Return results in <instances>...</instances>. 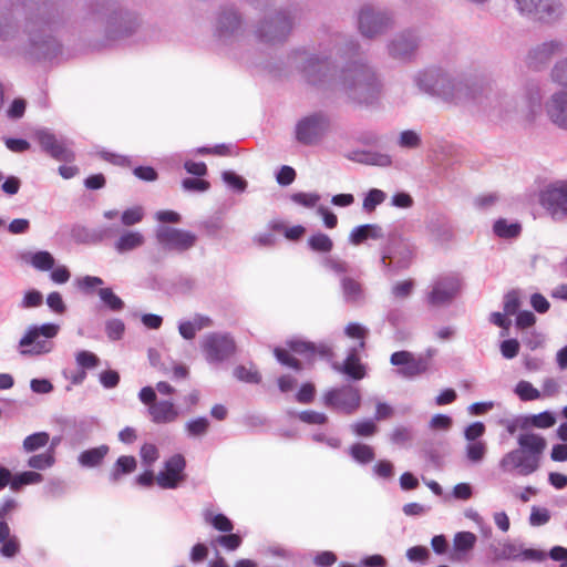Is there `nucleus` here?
<instances>
[{
    "label": "nucleus",
    "instance_id": "f257e3e1",
    "mask_svg": "<svg viewBox=\"0 0 567 567\" xmlns=\"http://www.w3.org/2000/svg\"><path fill=\"white\" fill-rule=\"evenodd\" d=\"M357 43L347 42L341 34H333L319 44V54L298 51L301 72L313 85H332L357 104L370 105L378 101L382 84L374 70L364 63L351 62L337 71L331 61L333 54H348L357 50Z\"/></svg>",
    "mask_w": 567,
    "mask_h": 567
},
{
    "label": "nucleus",
    "instance_id": "f03ea898",
    "mask_svg": "<svg viewBox=\"0 0 567 567\" xmlns=\"http://www.w3.org/2000/svg\"><path fill=\"white\" fill-rule=\"evenodd\" d=\"M478 103L484 114L494 123H530L534 120L536 109L539 106L540 96L538 92L516 95L497 91L489 92Z\"/></svg>",
    "mask_w": 567,
    "mask_h": 567
},
{
    "label": "nucleus",
    "instance_id": "7ed1b4c3",
    "mask_svg": "<svg viewBox=\"0 0 567 567\" xmlns=\"http://www.w3.org/2000/svg\"><path fill=\"white\" fill-rule=\"evenodd\" d=\"M517 449L503 455L498 467L503 473L529 476L540 468L542 458L547 447L546 439L534 432H522L517 436Z\"/></svg>",
    "mask_w": 567,
    "mask_h": 567
},
{
    "label": "nucleus",
    "instance_id": "20e7f679",
    "mask_svg": "<svg viewBox=\"0 0 567 567\" xmlns=\"http://www.w3.org/2000/svg\"><path fill=\"white\" fill-rule=\"evenodd\" d=\"M414 83L422 92L436 95L450 103H458L468 89L462 80L439 68L417 72L414 75Z\"/></svg>",
    "mask_w": 567,
    "mask_h": 567
},
{
    "label": "nucleus",
    "instance_id": "39448f33",
    "mask_svg": "<svg viewBox=\"0 0 567 567\" xmlns=\"http://www.w3.org/2000/svg\"><path fill=\"white\" fill-rule=\"evenodd\" d=\"M299 18L300 10L297 8L276 11L258 24L255 30L256 38L259 42L266 44L280 43L288 38Z\"/></svg>",
    "mask_w": 567,
    "mask_h": 567
},
{
    "label": "nucleus",
    "instance_id": "423d86ee",
    "mask_svg": "<svg viewBox=\"0 0 567 567\" xmlns=\"http://www.w3.org/2000/svg\"><path fill=\"white\" fill-rule=\"evenodd\" d=\"M59 331L60 326L52 322L29 326L19 340V353L23 357H38L51 353L55 348L54 338Z\"/></svg>",
    "mask_w": 567,
    "mask_h": 567
},
{
    "label": "nucleus",
    "instance_id": "0eeeda50",
    "mask_svg": "<svg viewBox=\"0 0 567 567\" xmlns=\"http://www.w3.org/2000/svg\"><path fill=\"white\" fill-rule=\"evenodd\" d=\"M331 131V118L323 111L301 116L295 124L293 137L302 146H317Z\"/></svg>",
    "mask_w": 567,
    "mask_h": 567
},
{
    "label": "nucleus",
    "instance_id": "6e6552de",
    "mask_svg": "<svg viewBox=\"0 0 567 567\" xmlns=\"http://www.w3.org/2000/svg\"><path fill=\"white\" fill-rule=\"evenodd\" d=\"M415 256V245L401 234L393 231L389 236V246L381 258L385 271H399L406 269Z\"/></svg>",
    "mask_w": 567,
    "mask_h": 567
},
{
    "label": "nucleus",
    "instance_id": "1a4fd4ad",
    "mask_svg": "<svg viewBox=\"0 0 567 567\" xmlns=\"http://www.w3.org/2000/svg\"><path fill=\"white\" fill-rule=\"evenodd\" d=\"M37 30L29 31L30 53L37 59L51 60L61 52V44L52 35V29L48 20L31 22Z\"/></svg>",
    "mask_w": 567,
    "mask_h": 567
},
{
    "label": "nucleus",
    "instance_id": "9d476101",
    "mask_svg": "<svg viewBox=\"0 0 567 567\" xmlns=\"http://www.w3.org/2000/svg\"><path fill=\"white\" fill-rule=\"evenodd\" d=\"M393 18L390 12L375 9L371 6L363 7L358 16V28L365 38H374L393 28Z\"/></svg>",
    "mask_w": 567,
    "mask_h": 567
},
{
    "label": "nucleus",
    "instance_id": "9b49d317",
    "mask_svg": "<svg viewBox=\"0 0 567 567\" xmlns=\"http://www.w3.org/2000/svg\"><path fill=\"white\" fill-rule=\"evenodd\" d=\"M323 404L347 415L353 414L361 404V393L358 388L346 384L328 390L323 395Z\"/></svg>",
    "mask_w": 567,
    "mask_h": 567
},
{
    "label": "nucleus",
    "instance_id": "f8f14e48",
    "mask_svg": "<svg viewBox=\"0 0 567 567\" xmlns=\"http://www.w3.org/2000/svg\"><path fill=\"white\" fill-rule=\"evenodd\" d=\"M514 6L520 16L540 22L553 21L561 9L559 0H514Z\"/></svg>",
    "mask_w": 567,
    "mask_h": 567
},
{
    "label": "nucleus",
    "instance_id": "ddd939ff",
    "mask_svg": "<svg viewBox=\"0 0 567 567\" xmlns=\"http://www.w3.org/2000/svg\"><path fill=\"white\" fill-rule=\"evenodd\" d=\"M461 289V281L454 275L440 276L429 286L425 300L431 307H442L452 302Z\"/></svg>",
    "mask_w": 567,
    "mask_h": 567
},
{
    "label": "nucleus",
    "instance_id": "4468645a",
    "mask_svg": "<svg viewBox=\"0 0 567 567\" xmlns=\"http://www.w3.org/2000/svg\"><path fill=\"white\" fill-rule=\"evenodd\" d=\"M421 38L414 30H404L393 35L388 44V54L399 61H411L420 47Z\"/></svg>",
    "mask_w": 567,
    "mask_h": 567
},
{
    "label": "nucleus",
    "instance_id": "2eb2a0df",
    "mask_svg": "<svg viewBox=\"0 0 567 567\" xmlns=\"http://www.w3.org/2000/svg\"><path fill=\"white\" fill-rule=\"evenodd\" d=\"M202 348L209 363H219L235 352L236 346L229 334L214 332L204 338Z\"/></svg>",
    "mask_w": 567,
    "mask_h": 567
},
{
    "label": "nucleus",
    "instance_id": "dca6fc26",
    "mask_svg": "<svg viewBox=\"0 0 567 567\" xmlns=\"http://www.w3.org/2000/svg\"><path fill=\"white\" fill-rule=\"evenodd\" d=\"M156 237L163 248L178 252L190 249L197 241L194 233L169 226H159Z\"/></svg>",
    "mask_w": 567,
    "mask_h": 567
},
{
    "label": "nucleus",
    "instance_id": "f3484780",
    "mask_svg": "<svg viewBox=\"0 0 567 567\" xmlns=\"http://www.w3.org/2000/svg\"><path fill=\"white\" fill-rule=\"evenodd\" d=\"M542 206L554 219L567 216V183L558 182L549 185L540 194Z\"/></svg>",
    "mask_w": 567,
    "mask_h": 567
},
{
    "label": "nucleus",
    "instance_id": "a211bd4d",
    "mask_svg": "<svg viewBox=\"0 0 567 567\" xmlns=\"http://www.w3.org/2000/svg\"><path fill=\"white\" fill-rule=\"evenodd\" d=\"M35 138L41 148L51 157L62 162H69L73 159L74 155L69 141L62 137H56L50 130H38L35 132Z\"/></svg>",
    "mask_w": 567,
    "mask_h": 567
},
{
    "label": "nucleus",
    "instance_id": "6ab92c4d",
    "mask_svg": "<svg viewBox=\"0 0 567 567\" xmlns=\"http://www.w3.org/2000/svg\"><path fill=\"white\" fill-rule=\"evenodd\" d=\"M185 457L175 454L165 461L164 468L158 472L156 482L162 488H176L185 480Z\"/></svg>",
    "mask_w": 567,
    "mask_h": 567
},
{
    "label": "nucleus",
    "instance_id": "aec40b11",
    "mask_svg": "<svg viewBox=\"0 0 567 567\" xmlns=\"http://www.w3.org/2000/svg\"><path fill=\"white\" fill-rule=\"evenodd\" d=\"M390 362L399 367L398 373L406 379H412L429 370V360L425 358H415L409 351H396L391 354Z\"/></svg>",
    "mask_w": 567,
    "mask_h": 567
},
{
    "label": "nucleus",
    "instance_id": "412c9836",
    "mask_svg": "<svg viewBox=\"0 0 567 567\" xmlns=\"http://www.w3.org/2000/svg\"><path fill=\"white\" fill-rule=\"evenodd\" d=\"M241 31V18L234 8L220 11L216 23V37L223 43L235 40Z\"/></svg>",
    "mask_w": 567,
    "mask_h": 567
},
{
    "label": "nucleus",
    "instance_id": "4be33fe9",
    "mask_svg": "<svg viewBox=\"0 0 567 567\" xmlns=\"http://www.w3.org/2000/svg\"><path fill=\"white\" fill-rule=\"evenodd\" d=\"M155 391L151 386H144V404L150 405V414L155 423L173 422L177 412L171 401L155 402Z\"/></svg>",
    "mask_w": 567,
    "mask_h": 567
},
{
    "label": "nucleus",
    "instance_id": "5701e85b",
    "mask_svg": "<svg viewBox=\"0 0 567 567\" xmlns=\"http://www.w3.org/2000/svg\"><path fill=\"white\" fill-rule=\"evenodd\" d=\"M120 234V226L116 224L102 225L94 229L83 226L74 227L72 236L78 243L96 244L103 240L112 239Z\"/></svg>",
    "mask_w": 567,
    "mask_h": 567
},
{
    "label": "nucleus",
    "instance_id": "b1692460",
    "mask_svg": "<svg viewBox=\"0 0 567 567\" xmlns=\"http://www.w3.org/2000/svg\"><path fill=\"white\" fill-rule=\"evenodd\" d=\"M545 111L550 122L567 131V91H557L545 103Z\"/></svg>",
    "mask_w": 567,
    "mask_h": 567
},
{
    "label": "nucleus",
    "instance_id": "393cba45",
    "mask_svg": "<svg viewBox=\"0 0 567 567\" xmlns=\"http://www.w3.org/2000/svg\"><path fill=\"white\" fill-rule=\"evenodd\" d=\"M564 43L558 40H548L535 45L528 53V63L534 68L546 64L554 55L561 53Z\"/></svg>",
    "mask_w": 567,
    "mask_h": 567
},
{
    "label": "nucleus",
    "instance_id": "a878e982",
    "mask_svg": "<svg viewBox=\"0 0 567 567\" xmlns=\"http://www.w3.org/2000/svg\"><path fill=\"white\" fill-rule=\"evenodd\" d=\"M287 346L292 352L303 355L309 361L317 355L330 357L332 354L331 348L326 343L316 344L302 339H291L287 341Z\"/></svg>",
    "mask_w": 567,
    "mask_h": 567
},
{
    "label": "nucleus",
    "instance_id": "bb28decb",
    "mask_svg": "<svg viewBox=\"0 0 567 567\" xmlns=\"http://www.w3.org/2000/svg\"><path fill=\"white\" fill-rule=\"evenodd\" d=\"M359 348L353 347L348 351L347 358L342 364L334 363L333 369L338 372L347 374L353 380H361L365 377V368L360 362L358 354Z\"/></svg>",
    "mask_w": 567,
    "mask_h": 567
},
{
    "label": "nucleus",
    "instance_id": "cd10ccee",
    "mask_svg": "<svg viewBox=\"0 0 567 567\" xmlns=\"http://www.w3.org/2000/svg\"><path fill=\"white\" fill-rule=\"evenodd\" d=\"M477 542L475 534L471 532H458L453 538V553L451 554L452 561H461L474 548Z\"/></svg>",
    "mask_w": 567,
    "mask_h": 567
},
{
    "label": "nucleus",
    "instance_id": "c85d7f7f",
    "mask_svg": "<svg viewBox=\"0 0 567 567\" xmlns=\"http://www.w3.org/2000/svg\"><path fill=\"white\" fill-rule=\"evenodd\" d=\"M113 248L121 255L130 252L142 245V233L134 230H123L120 227V234L116 235Z\"/></svg>",
    "mask_w": 567,
    "mask_h": 567
},
{
    "label": "nucleus",
    "instance_id": "c756f323",
    "mask_svg": "<svg viewBox=\"0 0 567 567\" xmlns=\"http://www.w3.org/2000/svg\"><path fill=\"white\" fill-rule=\"evenodd\" d=\"M103 217L107 220H113V219L120 217L121 224H117L118 226L131 227V226H134V225L138 224L140 221H142V207L134 206V207L125 209L121 214L116 209L105 210L103 213Z\"/></svg>",
    "mask_w": 567,
    "mask_h": 567
},
{
    "label": "nucleus",
    "instance_id": "7c9ffc66",
    "mask_svg": "<svg viewBox=\"0 0 567 567\" xmlns=\"http://www.w3.org/2000/svg\"><path fill=\"white\" fill-rule=\"evenodd\" d=\"M383 237L382 228L377 224H365L361 226L354 227L350 235L349 241L352 245H360L364 240L372 239H381Z\"/></svg>",
    "mask_w": 567,
    "mask_h": 567
},
{
    "label": "nucleus",
    "instance_id": "2f4dec72",
    "mask_svg": "<svg viewBox=\"0 0 567 567\" xmlns=\"http://www.w3.org/2000/svg\"><path fill=\"white\" fill-rule=\"evenodd\" d=\"M210 326V318L196 315L192 320L181 321L178 324V331L184 339L190 340L195 338L197 331Z\"/></svg>",
    "mask_w": 567,
    "mask_h": 567
},
{
    "label": "nucleus",
    "instance_id": "473e14b6",
    "mask_svg": "<svg viewBox=\"0 0 567 567\" xmlns=\"http://www.w3.org/2000/svg\"><path fill=\"white\" fill-rule=\"evenodd\" d=\"M341 290L347 302L355 303L364 298L362 285L352 277L343 276L341 278Z\"/></svg>",
    "mask_w": 567,
    "mask_h": 567
},
{
    "label": "nucleus",
    "instance_id": "72a5a7b5",
    "mask_svg": "<svg viewBox=\"0 0 567 567\" xmlns=\"http://www.w3.org/2000/svg\"><path fill=\"white\" fill-rule=\"evenodd\" d=\"M107 445H100L97 447L89 449L80 453L78 461L82 467H95L102 463L109 453Z\"/></svg>",
    "mask_w": 567,
    "mask_h": 567
},
{
    "label": "nucleus",
    "instance_id": "f704fd0d",
    "mask_svg": "<svg viewBox=\"0 0 567 567\" xmlns=\"http://www.w3.org/2000/svg\"><path fill=\"white\" fill-rule=\"evenodd\" d=\"M137 467V462L134 456L123 455L120 456L111 473H110V481L112 483H116L121 480L123 475H128L133 473Z\"/></svg>",
    "mask_w": 567,
    "mask_h": 567
},
{
    "label": "nucleus",
    "instance_id": "c9c22d12",
    "mask_svg": "<svg viewBox=\"0 0 567 567\" xmlns=\"http://www.w3.org/2000/svg\"><path fill=\"white\" fill-rule=\"evenodd\" d=\"M24 260L39 271H49L55 264L54 257L47 250L30 252L24 257Z\"/></svg>",
    "mask_w": 567,
    "mask_h": 567
},
{
    "label": "nucleus",
    "instance_id": "e433bc0d",
    "mask_svg": "<svg viewBox=\"0 0 567 567\" xmlns=\"http://www.w3.org/2000/svg\"><path fill=\"white\" fill-rule=\"evenodd\" d=\"M494 234L503 239L517 238L522 233V225L518 221H509L505 218H499L494 223Z\"/></svg>",
    "mask_w": 567,
    "mask_h": 567
},
{
    "label": "nucleus",
    "instance_id": "4c0bfd02",
    "mask_svg": "<svg viewBox=\"0 0 567 567\" xmlns=\"http://www.w3.org/2000/svg\"><path fill=\"white\" fill-rule=\"evenodd\" d=\"M55 463L54 447L51 446L45 452L34 454L29 457L28 466L37 471H45L52 467Z\"/></svg>",
    "mask_w": 567,
    "mask_h": 567
},
{
    "label": "nucleus",
    "instance_id": "58836bf2",
    "mask_svg": "<svg viewBox=\"0 0 567 567\" xmlns=\"http://www.w3.org/2000/svg\"><path fill=\"white\" fill-rule=\"evenodd\" d=\"M349 454L351 457L359 464H369L374 457V450L367 444L363 443H354L349 447Z\"/></svg>",
    "mask_w": 567,
    "mask_h": 567
},
{
    "label": "nucleus",
    "instance_id": "ea45409f",
    "mask_svg": "<svg viewBox=\"0 0 567 567\" xmlns=\"http://www.w3.org/2000/svg\"><path fill=\"white\" fill-rule=\"evenodd\" d=\"M43 481V476L34 471H25L18 473L12 477L11 489L19 491L24 485L39 484Z\"/></svg>",
    "mask_w": 567,
    "mask_h": 567
},
{
    "label": "nucleus",
    "instance_id": "a19ab883",
    "mask_svg": "<svg viewBox=\"0 0 567 567\" xmlns=\"http://www.w3.org/2000/svg\"><path fill=\"white\" fill-rule=\"evenodd\" d=\"M97 295L103 305L111 311H121L124 309V301L113 292L112 288L101 287Z\"/></svg>",
    "mask_w": 567,
    "mask_h": 567
},
{
    "label": "nucleus",
    "instance_id": "79ce46f5",
    "mask_svg": "<svg viewBox=\"0 0 567 567\" xmlns=\"http://www.w3.org/2000/svg\"><path fill=\"white\" fill-rule=\"evenodd\" d=\"M308 246L312 251L327 254L332 250L333 241L328 235L316 233L308 238Z\"/></svg>",
    "mask_w": 567,
    "mask_h": 567
},
{
    "label": "nucleus",
    "instance_id": "37998d69",
    "mask_svg": "<svg viewBox=\"0 0 567 567\" xmlns=\"http://www.w3.org/2000/svg\"><path fill=\"white\" fill-rule=\"evenodd\" d=\"M320 264L324 269L340 276L341 278L350 271L349 264L337 256H326L321 259Z\"/></svg>",
    "mask_w": 567,
    "mask_h": 567
},
{
    "label": "nucleus",
    "instance_id": "c03bdc74",
    "mask_svg": "<svg viewBox=\"0 0 567 567\" xmlns=\"http://www.w3.org/2000/svg\"><path fill=\"white\" fill-rule=\"evenodd\" d=\"M386 199V194L378 188H371L364 196L362 209L365 213H372Z\"/></svg>",
    "mask_w": 567,
    "mask_h": 567
},
{
    "label": "nucleus",
    "instance_id": "a18cd8bd",
    "mask_svg": "<svg viewBox=\"0 0 567 567\" xmlns=\"http://www.w3.org/2000/svg\"><path fill=\"white\" fill-rule=\"evenodd\" d=\"M527 426L538 427V429H548L551 427L556 423L555 415L549 411H544L538 414L527 415Z\"/></svg>",
    "mask_w": 567,
    "mask_h": 567
},
{
    "label": "nucleus",
    "instance_id": "49530a36",
    "mask_svg": "<svg viewBox=\"0 0 567 567\" xmlns=\"http://www.w3.org/2000/svg\"><path fill=\"white\" fill-rule=\"evenodd\" d=\"M50 436L47 432H37L28 435L23 441L25 452H34L44 447L49 443Z\"/></svg>",
    "mask_w": 567,
    "mask_h": 567
},
{
    "label": "nucleus",
    "instance_id": "de8ad7c7",
    "mask_svg": "<svg viewBox=\"0 0 567 567\" xmlns=\"http://www.w3.org/2000/svg\"><path fill=\"white\" fill-rule=\"evenodd\" d=\"M515 393L522 401H534L542 398V393L528 381H519L515 386Z\"/></svg>",
    "mask_w": 567,
    "mask_h": 567
},
{
    "label": "nucleus",
    "instance_id": "09e8293b",
    "mask_svg": "<svg viewBox=\"0 0 567 567\" xmlns=\"http://www.w3.org/2000/svg\"><path fill=\"white\" fill-rule=\"evenodd\" d=\"M93 417H84L79 421H75L72 429V437L75 442H80L85 439L94 426Z\"/></svg>",
    "mask_w": 567,
    "mask_h": 567
},
{
    "label": "nucleus",
    "instance_id": "8fccbe9b",
    "mask_svg": "<svg viewBox=\"0 0 567 567\" xmlns=\"http://www.w3.org/2000/svg\"><path fill=\"white\" fill-rule=\"evenodd\" d=\"M487 447L486 443L483 441L478 442H468L465 447L466 457L472 463H480L484 460Z\"/></svg>",
    "mask_w": 567,
    "mask_h": 567
},
{
    "label": "nucleus",
    "instance_id": "3c124183",
    "mask_svg": "<svg viewBox=\"0 0 567 567\" xmlns=\"http://www.w3.org/2000/svg\"><path fill=\"white\" fill-rule=\"evenodd\" d=\"M550 79L556 84L567 87V58L560 59L554 64Z\"/></svg>",
    "mask_w": 567,
    "mask_h": 567
},
{
    "label": "nucleus",
    "instance_id": "603ef678",
    "mask_svg": "<svg viewBox=\"0 0 567 567\" xmlns=\"http://www.w3.org/2000/svg\"><path fill=\"white\" fill-rule=\"evenodd\" d=\"M351 430L358 436L369 437L377 433L378 426L373 420H362L351 424Z\"/></svg>",
    "mask_w": 567,
    "mask_h": 567
},
{
    "label": "nucleus",
    "instance_id": "864d4df0",
    "mask_svg": "<svg viewBox=\"0 0 567 567\" xmlns=\"http://www.w3.org/2000/svg\"><path fill=\"white\" fill-rule=\"evenodd\" d=\"M103 284L104 281L101 277L90 275L79 277L75 280L78 289L85 293H91L93 289H95L96 287H101Z\"/></svg>",
    "mask_w": 567,
    "mask_h": 567
},
{
    "label": "nucleus",
    "instance_id": "5fc2aeb1",
    "mask_svg": "<svg viewBox=\"0 0 567 567\" xmlns=\"http://www.w3.org/2000/svg\"><path fill=\"white\" fill-rule=\"evenodd\" d=\"M361 162L369 165L386 167L392 164V157L386 153L369 152L363 154Z\"/></svg>",
    "mask_w": 567,
    "mask_h": 567
},
{
    "label": "nucleus",
    "instance_id": "6e6d98bb",
    "mask_svg": "<svg viewBox=\"0 0 567 567\" xmlns=\"http://www.w3.org/2000/svg\"><path fill=\"white\" fill-rule=\"evenodd\" d=\"M499 424L503 425L511 435H514L517 430H522L523 432H528L526 416H515V417H511V419H502L499 421Z\"/></svg>",
    "mask_w": 567,
    "mask_h": 567
},
{
    "label": "nucleus",
    "instance_id": "4d7b16f0",
    "mask_svg": "<svg viewBox=\"0 0 567 567\" xmlns=\"http://www.w3.org/2000/svg\"><path fill=\"white\" fill-rule=\"evenodd\" d=\"M125 331V324L121 319H110L105 323V332L110 340L122 339Z\"/></svg>",
    "mask_w": 567,
    "mask_h": 567
},
{
    "label": "nucleus",
    "instance_id": "13d9d810",
    "mask_svg": "<svg viewBox=\"0 0 567 567\" xmlns=\"http://www.w3.org/2000/svg\"><path fill=\"white\" fill-rule=\"evenodd\" d=\"M413 290L414 281L412 279H406L394 284L391 288V293L396 299H406L411 296Z\"/></svg>",
    "mask_w": 567,
    "mask_h": 567
},
{
    "label": "nucleus",
    "instance_id": "bf43d9fd",
    "mask_svg": "<svg viewBox=\"0 0 567 567\" xmlns=\"http://www.w3.org/2000/svg\"><path fill=\"white\" fill-rule=\"evenodd\" d=\"M291 200L306 208H313L320 200V195L317 193H295L291 195Z\"/></svg>",
    "mask_w": 567,
    "mask_h": 567
},
{
    "label": "nucleus",
    "instance_id": "052dcab7",
    "mask_svg": "<svg viewBox=\"0 0 567 567\" xmlns=\"http://www.w3.org/2000/svg\"><path fill=\"white\" fill-rule=\"evenodd\" d=\"M522 545L514 543H505L501 550L496 554L497 559L504 560H519Z\"/></svg>",
    "mask_w": 567,
    "mask_h": 567
},
{
    "label": "nucleus",
    "instance_id": "680f3d73",
    "mask_svg": "<svg viewBox=\"0 0 567 567\" xmlns=\"http://www.w3.org/2000/svg\"><path fill=\"white\" fill-rule=\"evenodd\" d=\"M18 37V29L16 24L6 18H0V41L13 42Z\"/></svg>",
    "mask_w": 567,
    "mask_h": 567
},
{
    "label": "nucleus",
    "instance_id": "e2e57ef3",
    "mask_svg": "<svg viewBox=\"0 0 567 567\" xmlns=\"http://www.w3.org/2000/svg\"><path fill=\"white\" fill-rule=\"evenodd\" d=\"M205 519L207 523L212 524L214 526V528H216L219 532L229 533L234 528L230 519L223 514H217L214 516L206 514Z\"/></svg>",
    "mask_w": 567,
    "mask_h": 567
},
{
    "label": "nucleus",
    "instance_id": "0e129e2a",
    "mask_svg": "<svg viewBox=\"0 0 567 567\" xmlns=\"http://www.w3.org/2000/svg\"><path fill=\"white\" fill-rule=\"evenodd\" d=\"M75 360L82 369H93L97 367L100 359L93 352L81 350L76 353Z\"/></svg>",
    "mask_w": 567,
    "mask_h": 567
},
{
    "label": "nucleus",
    "instance_id": "69168bd1",
    "mask_svg": "<svg viewBox=\"0 0 567 567\" xmlns=\"http://www.w3.org/2000/svg\"><path fill=\"white\" fill-rule=\"evenodd\" d=\"M209 421L206 417L190 420L186 424V430L190 436H200L208 430Z\"/></svg>",
    "mask_w": 567,
    "mask_h": 567
},
{
    "label": "nucleus",
    "instance_id": "338daca9",
    "mask_svg": "<svg viewBox=\"0 0 567 567\" xmlns=\"http://www.w3.org/2000/svg\"><path fill=\"white\" fill-rule=\"evenodd\" d=\"M501 197L497 193L483 194L474 199V206L480 210H487L499 202Z\"/></svg>",
    "mask_w": 567,
    "mask_h": 567
},
{
    "label": "nucleus",
    "instance_id": "774afa93",
    "mask_svg": "<svg viewBox=\"0 0 567 567\" xmlns=\"http://www.w3.org/2000/svg\"><path fill=\"white\" fill-rule=\"evenodd\" d=\"M234 375L240 380L248 383H258L260 381V375L256 370L251 368H247L245 365H238L234 370Z\"/></svg>",
    "mask_w": 567,
    "mask_h": 567
}]
</instances>
